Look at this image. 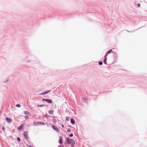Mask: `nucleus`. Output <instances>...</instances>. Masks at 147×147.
I'll return each instance as SVG.
<instances>
[{
	"instance_id": "393cba45",
	"label": "nucleus",
	"mask_w": 147,
	"mask_h": 147,
	"mask_svg": "<svg viewBox=\"0 0 147 147\" xmlns=\"http://www.w3.org/2000/svg\"><path fill=\"white\" fill-rule=\"evenodd\" d=\"M17 140L19 142L20 141V138H17Z\"/></svg>"
},
{
	"instance_id": "c85d7f7f",
	"label": "nucleus",
	"mask_w": 147,
	"mask_h": 147,
	"mask_svg": "<svg viewBox=\"0 0 147 147\" xmlns=\"http://www.w3.org/2000/svg\"><path fill=\"white\" fill-rule=\"evenodd\" d=\"M61 126H62V127H64V125H61Z\"/></svg>"
},
{
	"instance_id": "9b49d317",
	"label": "nucleus",
	"mask_w": 147,
	"mask_h": 147,
	"mask_svg": "<svg viewBox=\"0 0 147 147\" xmlns=\"http://www.w3.org/2000/svg\"><path fill=\"white\" fill-rule=\"evenodd\" d=\"M60 140L59 141V142L60 144H62L63 143V141L61 137H60Z\"/></svg>"
},
{
	"instance_id": "4be33fe9",
	"label": "nucleus",
	"mask_w": 147,
	"mask_h": 147,
	"mask_svg": "<svg viewBox=\"0 0 147 147\" xmlns=\"http://www.w3.org/2000/svg\"><path fill=\"white\" fill-rule=\"evenodd\" d=\"M99 64L100 65H102V61H100L99 63Z\"/></svg>"
},
{
	"instance_id": "412c9836",
	"label": "nucleus",
	"mask_w": 147,
	"mask_h": 147,
	"mask_svg": "<svg viewBox=\"0 0 147 147\" xmlns=\"http://www.w3.org/2000/svg\"><path fill=\"white\" fill-rule=\"evenodd\" d=\"M67 131L68 132H70L71 131V129H70L68 128L67 129Z\"/></svg>"
},
{
	"instance_id": "f3484780",
	"label": "nucleus",
	"mask_w": 147,
	"mask_h": 147,
	"mask_svg": "<svg viewBox=\"0 0 147 147\" xmlns=\"http://www.w3.org/2000/svg\"><path fill=\"white\" fill-rule=\"evenodd\" d=\"M53 121L54 123H56L57 122V121H56V119H53Z\"/></svg>"
},
{
	"instance_id": "2eb2a0df",
	"label": "nucleus",
	"mask_w": 147,
	"mask_h": 147,
	"mask_svg": "<svg viewBox=\"0 0 147 147\" xmlns=\"http://www.w3.org/2000/svg\"><path fill=\"white\" fill-rule=\"evenodd\" d=\"M53 113V110H51L49 111V113L50 114H52Z\"/></svg>"
},
{
	"instance_id": "a211bd4d",
	"label": "nucleus",
	"mask_w": 147,
	"mask_h": 147,
	"mask_svg": "<svg viewBox=\"0 0 147 147\" xmlns=\"http://www.w3.org/2000/svg\"><path fill=\"white\" fill-rule=\"evenodd\" d=\"M106 60H107V58H106L105 60L104 61V63L106 64H107Z\"/></svg>"
},
{
	"instance_id": "f8f14e48",
	"label": "nucleus",
	"mask_w": 147,
	"mask_h": 147,
	"mask_svg": "<svg viewBox=\"0 0 147 147\" xmlns=\"http://www.w3.org/2000/svg\"><path fill=\"white\" fill-rule=\"evenodd\" d=\"M34 124L35 125H39V123L38 122H34Z\"/></svg>"
},
{
	"instance_id": "20e7f679",
	"label": "nucleus",
	"mask_w": 147,
	"mask_h": 147,
	"mask_svg": "<svg viewBox=\"0 0 147 147\" xmlns=\"http://www.w3.org/2000/svg\"><path fill=\"white\" fill-rule=\"evenodd\" d=\"M25 124L23 123L19 127H18V130H20L22 129V128L24 127V125Z\"/></svg>"
},
{
	"instance_id": "aec40b11",
	"label": "nucleus",
	"mask_w": 147,
	"mask_h": 147,
	"mask_svg": "<svg viewBox=\"0 0 147 147\" xmlns=\"http://www.w3.org/2000/svg\"><path fill=\"white\" fill-rule=\"evenodd\" d=\"M16 106L17 107H20L21 105L20 104H17L16 105Z\"/></svg>"
},
{
	"instance_id": "a878e982",
	"label": "nucleus",
	"mask_w": 147,
	"mask_h": 147,
	"mask_svg": "<svg viewBox=\"0 0 147 147\" xmlns=\"http://www.w3.org/2000/svg\"><path fill=\"white\" fill-rule=\"evenodd\" d=\"M137 5H138V7H140V3H138V4Z\"/></svg>"
},
{
	"instance_id": "dca6fc26",
	"label": "nucleus",
	"mask_w": 147,
	"mask_h": 147,
	"mask_svg": "<svg viewBox=\"0 0 147 147\" xmlns=\"http://www.w3.org/2000/svg\"><path fill=\"white\" fill-rule=\"evenodd\" d=\"M39 125H44V123L43 122H38Z\"/></svg>"
},
{
	"instance_id": "f257e3e1",
	"label": "nucleus",
	"mask_w": 147,
	"mask_h": 147,
	"mask_svg": "<svg viewBox=\"0 0 147 147\" xmlns=\"http://www.w3.org/2000/svg\"><path fill=\"white\" fill-rule=\"evenodd\" d=\"M66 140L68 144H70L71 145V147H74L75 142L74 140L71 139L69 140L68 138H66Z\"/></svg>"
},
{
	"instance_id": "b1692460",
	"label": "nucleus",
	"mask_w": 147,
	"mask_h": 147,
	"mask_svg": "<svg viewBox=\"0 0 147 147\" xmlns=\"http://www.w3.org/2000/svg\"><path fill=\"white\" fill-rule=\"evenodd\" d=\"M43 106V105H38L37 106L38 107H42Z\"/></svg>"
},
{
	"instance_id": "cd10ccee",
	"label": "nucleus",
	"mask_w": 147,
	"mask_h": 147,
	"mask_svg": "<svg viewBox=\"0 0 147 147\" xmlns=\"http://www.w3.org/2000/svg\"><path fill=\"white\" fill-rule=\"evenodd\" d=\"M2 129L3 130H5V128L4 127H3L2 128Z\"/></svg>"
},
{
	"instance_id": "1a4fd4ad",
	"label": "nucleus",
	"mask_w": 147,
	"mask_h": 147,
	"mask_svg": "<svg viewBox=\"0 0 147 147\" xmlns=\"http://www.w3.org/2000/svg\"><path fill=\"white\" fill-rule=\"evenodd\" d=\"M112 51V49H110L109 50L107 53V54L105 55V57L107 55L109 54Z\"/></svg>"
},
{
	"instance_id": "423d86ee",
	"label": "nucleus",
	"mask_w": 147,
	"mask_h": 147,
	"mask_svg": "<svg viewBox=\"0 0 147 147\" xmlns=\"http://www.w3.org/2000/svg\"><path fill=\"white\" fill-rule=\"evenodd\" d=\"M50 91V90L47 91H46L44 92H43L42 93H41L40 94L42 95H44L48 93H49Z\"/></svg>"
},
{
	"instance_id": "5701e85b",
	"label": "nucleus",
	"mask_w": 147,
	"mask_h": 147,
	"mask_svg": "<svg viewBox=\"0 0 147 147\" xmlns=\"http://www.w3.org/2000/svg\"><path fill=\"white\" fill-rule=\"evenodd\" d=\"M73 136V134L71 133L70 134L69 136L71 137H72Z\"/></svg>"
},
{
	"instance_id": "f03ea898",
	"label": "nucleus",
	"mask_w": 147,
	"mask_h": 147,
	"mask_svg": "<svg viewBox=\"0 0 147 147\" xmlns=\"http://www.w3.org/2000/svg\"><path fill=\"white\" fill-rule=\"evenodd\" d=\"M42 100L45 101L49 103H52V100L50 99H43Z\"/></svg>"
},
{
	"instance_id": "9d476101",
	"label": "nucleus",
	"mask_w": 147,
	"mask_h": 147,
	"mask_svg": "<svg viewBox=\"0 0 147 147\" xmlns=\"http://www.w3.org/2000/svg\"><path fill=\"white\" fill-rule=\"evenodd\" d=\"M29 112L28 111H25L24 112V114L26 115H28L29 114Z\"/></svg>"
},
{
	"instance_id": "ddd939ff",
	"label": "nucleus",
	"mask_w": 147,
	"mask_h": 147,
	"mask_svg": "<svg viewBox=\"0 0 147 147\" xmlns=\"http://www.w3.org/2000/svg\"><path fill=\"white\" fill-rule=\"evenodd\" d=\"M69 119H70V117H66V121H68L69 120Z\"/></svg>"
},
{
	"instance_id": "0eeeda50",
	"label": "nucleus",
	"mask_w": 147,
	"mask_h": 147,
	"mask_svg": "<svg viewBox=\"0 0 147 147\" xmlns=\"http://www.w3.org/2000/svg\"><path fill=\"white\" fill-rule=\"evenodd\" d=\"M52 127L55 130L57 131H58V128L55 126L53 125L52 126Z\"/></svg>"
},
{
	"instance_id": "6e6552de",
	"label": "nucleus",
	"mask_w": 147,
	"mask_h": 147,
	"mask_svg": "<svg viewBox=\"0 0 147 147\" xmlns=\"http://www.w3.org/2000/svg\"><path fill=\"white\" fill-rule=\"evenodd\" d=\"M70 121H71V123H72V124L74 125L75 124V121L73 119H71V120H70Z\"/></svg>"
},
{
	"instance_id": "6ab92c4d",
	"label": "nucleus",
	"mask_w": 147,
	"mask_h": 147,
	"mask_svg": "<svg viewBox=\"0 0 147 147\" xmlns=\"http://www.w3.org/2000/svg\"><path fill=\"white\" fill-rule=\"evenodd\" d=\"M25 118L26 119H27L28 118V116L27 115H26L24 116Z\"/></svg>"
},
{
	"instance_id": "bb28decb",
	"label": "nucleus",
	"mask_w": 147,
	"mask_h": 147,
	"mask_svg": "<svg viewBox=\"0 0 147 147\" xmlns=\"http://www.w3.org/2000/svg\"><path fill=\"white\" fill-rule=\"evenodd\" d=\"M58 147H64V146L63 145H60L58 146Z\"/></svg>"
},
{
	"instance_id": "7ed1b4c3",
	"label": "nucleus",
	"mask_w": 147,
	"mask_h": 147,
	"mask_svg": "<svg viewBox=\"0 0 147 147\" xmlns=\"http://www.w3.org/2000/svg\"><path fill=\"white\" fill-rule=\"evenodd\" d=\"M24 136L26 139H27L28 138V134L27 131H24Z\"/></svg>"
},
{
	"instance_id": "4468645a",
	"label": "nucleus",
	"mask_w": 147,
	"mask_h": 147,
	"mask_svg": "<svg viewBox=\"0 0 147 147\" xmlns=\"http://www.w3.org/2000/svg\"><path fill=\"white\" fill-rule=\"evenodd\" d=\"M82 100L83 101H85L87 100V99L85 98H84L82 99Z\"/></svg>"
},
{
	"instance_id": "39448f33",
	"label": "nucleus",
	"mask_w": 147,
	"mask_h": 147,
	"mask_svg": "<svg viewBox=\"0 0 147 147\" xmlns=\"http://www.w3.org/2000/svg\"><path fill=\"white\" fill-rule=\"evenodd\" d=\"M6 121L8 123H10L12 121V120L11 119L8 117H6Z\"/></svg>"
}]
</instances>
